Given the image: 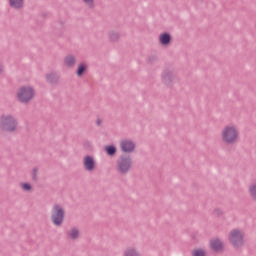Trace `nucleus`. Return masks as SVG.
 <instances>
[{
  "instance_id": "5",
  "label": "nucleus",
  "mask_w": 256,
  "mask_h": 256,
  "mask_svg": "<svg viewBox=\"0 0 256 256\" xmlns=\"http://www.w3.org/2000/svg\"><path fill=\"white\" fill-rule=\"evenodd\" d=\"M0 129L3 131H15L17 129V120L11 115L0 117Z\"/></svg>"
},
{
  "instance_id": "24",
  "label": "nucleus",
  "mask_w": 256,
  "mask_h": 256,
  "mask_svg": "<svg viewBox=\"0 0 256 256\" xmlns=\"http://www.w3.org/2000/svg\"><path fill=\"white\" fill-rule=\"evenodd\" d=\"M97 125H101V119L97 120Z\"/></svg>"
},
{
  "instance_id": "14",
  "label": "nucleus",
  "mask_w": 256,
  "mask_h": 256,
  "mask_svg": "<svg viewBox=\"0 0 256 256\" xmlns=\"http://www.w3.org/2000/svg\"><path fill=\"white\" fill-rule=\"evenodd\" d=\"M64 65H66V67H73V65H75V56H66L64 59Z\"/></svg>"
},
{
  "instance_id": "3",
  "label": "nucleus",
  "mask_w": 256,
  "mask_h": 256,
  "mask_svg": "<svg viewBox=\"0 0 256 256\" xmlns=\"http://www.w3.org/2000/svg\"><path fill=\"white\" fill-rule=\"evenodd\" d=\"M35 97V89L31 86H21L16 92V98L20 103H29Z\"/></svg>"
},
{
  "instance_id": "10",
  "label": "nucleus",
  "mask_w": 256,
  "mask_h": 256,
  "mask_svg": "<svg viewBox=\"0 0 256 256\" xmlns=\"http://www.w3.org/2000/svg\"><path fill=\"white\" fill-rule=\"evenodd\" d=\"M80 235L81 231L79 230V228H71L67 233L68 239H71L72 241L79 239Z\"/></svg>"
},
{
  "instance_id": "6",
  "label": "nucleus",
  "mask_w": 256,
  "mask_h": 256,
  "mask_svg": "<svg viewBox=\"0 0 256 256\" xmlns=\"http://www.w3.org/2000/svg\"><path fill=\"white\" fill-rule=\"evenodd\" d=\"M131 169V159L130 158H121L118 162V171L120 173H127Z\"/></svg>"
},
{
  "instance_id": "1",
  "label": "nucleus",
  "mask_w": 256,
  "mask_h": 256,
  "mask_svg": "<svg viewBox=\"0 0 256 256\" xmlns=\"http://www.w3.org/2000/svg\"><path fill=\"white\" fill-rule=\"evenodd\" d=\"M221 140L226 145H235L239 141V128L231 124L224 126L221 131Z\"/></svg>"
},
{
  "instance_id": "21",
  "label": "nucleus",
  "mask_w": 256,
  "mask_h": 256,
  "mask_svg": "<svg viewBox=\"0 0 256 256\" xmlns=\"http://www.w3.org/2000/svg\"><path fill=\"white\" fill-rule=\"evenodd\" d=\"M118 37H119V34L113 33V34H111L110 39H111L112 41H115V39H117Z\"/></svg>"
},
{
  "instance_id": "4",
  "label": "nucleus",
  "mask_w": 256,
  "mask_h": 256,
  "mask_svg": "<svg viewBox=\"0 0 256 256\" xmlns=\"http://www.w3.org/2000/svg\"><path fill=\"white\" fill-rule=\"evenodd\" d=\"M65 219V209L61 205L56 204L53 206L51 211V221L56 227L63 225Z\"/></svg>"
},
{
  "instance_id": "11",
  "label": "nucleus",
  "mask_w": 256,
  "mask_h": 256,
  "mask_svg": "<svg viewBox=\"0 0 256 256\" xmlns=\"http://www.w3.org/2000/svg\"><path fill=\"white\" fill-rule=\"evenodd\" d=\"M159 39L162 45H169L171 43V36L167 33L161 34Z\"/></svg>"
},
{
  "instance_id": "22",
  "label": "nucleus",
  "mask_w": 256,
  "mask_h": 256,
  "mask_svg": "<svg viewBox=\"0 0 256 256\" xmlns=\"http://www.w3.org/2000/svg\"><path fill=\"white\" fill-rule=\"evenodd\" d=\"M51 77H55V74H50L47 76L48 81H51Z\"/></svg>"
},
{
  "instance_id": "9",
  "label": "nucleus",
  "mask_w": 256,
  "mask_h": 256,
  "mask_svg": "<svg viewBox=\"0 0 256 256\" xmlns=\"http://www.w3.org/2000/svg\"><path fill=\"white\" fill-rule=\"evenodd\" d=\"M210 247L213 251H222L223 250V242L217 238H213L210 240Z\"/></svg>"
},
{
  "instance_id": "8",
  "label": "nucleus",
  "mask_w": 256,
  "mask_h": 256,
  "mask_svg": "<svg viewBox=\"0 0 256 256\" xmlns=\"http://www.w3.org/2000/svg\"><path fill=\"white\" fill-rule=\"evenodd\" d=\"M83 165L86 171H94L95 170V160L91 156H85L83 160Z\"/></svg>"
},
{
  "instance_id": "18",
  "label": "nucleus",
  "mask_w": 256,
  "mask_h": 256,
  "mask_svg": "<svg viewBox=\"0 0 256 256\" xmlns=\"http://www.w3.org/2000/svg\"><path fill=\"white\" fill-rule=\"evenodd\" d=\"M105 150L108 155H115V151H117L115 146H107Z\"/></svg>"
},
{
  "instance_id": "19",
  "label": "nucleus",
  "mask_w": 256,
  "mask_h": 256,
  "mask_svg": "<svg viewBox=\"0 0 256 256\" xmlns=\"http://www.w3.org/2000/svg\"><path fill=\"white\" fill-rule=\"evenodd\" d=\"M193 256H205V251L201 249L193 250L192 252Z\"/></svg>"
},
{
  "instance_id": "12",
  "label": "nucleus",
  "mask_w": 256,
  "mask_h": 256,
  "mask_svg": "<svg viewBox=\"0 0 256 256\" xmlns=\"http://www.w3.org/2000/svg\"><path fill=\"white\" fill-rule=\"evenodd\" d=\"M10 7L13 9H21L23 7L24 0H9Z\"/></svg>"
},
{
  "instance_id": "13",
  "label": "nucleus",
  "mask_w": 256,
  "mask_h": 256,
  "mask_svg": "<svg viewBox=\"0 0 256 256\" xmlns=\"http://www.w3.org/2000/svg\"><path fill=\"white\" fill-rule=\"evenodd\" d=\"M123 256H140V255L137 249L130 247L124 251Z\"/></svg>"
},
{
  "instance_id": "15",
  "label": "nucleus",
  "mask_w": 256,
  "mask_h": 256,
  "mask_svg": "<svg viewBox=\"0 0 256 256\" xmlns=\"http://www.w3.org/2000/svg\"><path fill=\"white\" fill-rule=\"evenodd\" d=\"M249 193H250V197H252V199H254V201H256V184L250 185Z\"/></svg>"
},
{
  "instance_id": "17",
  "label": "nucleus",
  "mask_w": 256,
  "mask_h": 256,
  "mask_svg": "<svg viewBox=\"0 0 256 256\" xmlns=\"http://www.w3.org/2000/svg\"><path fill=\"white\" fill-rule=\"evenodd\" d=\"M84 5L88 7V9H93L95 7V0H82Z\"/></svg>"
},
{
  "instance_id": "23",
  "label": "nucleus",
  "mask_w": 256,
  "mask_h": 256,
  "mask_svg": "<svg viewBox=\"0 0 256 256\" xmlns=\"http://www.w3.org/2000/svg\"><path fill=\"white\" fill-rule=\"evenodd\" d=\"M0 73H3V65H0Z\"/></svg>"
},
{
  "instance_id": "16",
  "label": "nucleus",
  "mask_w": 256,
  "mask_h": 256,
  "mask_svg": "<svg viewBox=\"0 0 256 256\" xmlns=\"http://www.w3.org/2000/svg\"><path fill=\"white\" fill-rule=\"evenodd\" d=\"M85 69H87V65L85 64H80L78 66V71H77V76L81 77V75H83V73H85Z\"/></svg>"
},
{
  "instance_id": "20",
  "label": "nucleus",
  "mask_w": 256,
  "mask_h": 256,
  "mask_svg": "<svg viewBox=\"0 0 256 256\" xmlns=\"http://www.w3.org/2000/svg\"><path fill=\"white\" fill-rule=\"evenodd\" d=\"M21 188L23 189V191H31V184H29V183H22L21 184Z\"/></svg>"
},
{
  "instance_id": "2",
  "label": "nucleus",
  "mask_w": 256,
  "mask_h": 256,
  "mask_svg": "<svg viewBox=\"0 0 256 256\" xmlns=\"http://www.w3.org/2000/svg\"><path fill=\"white\" fill-rule=\"evenodd\" d=\"M228 241L234 249H241L245 245V232L239 229H232L228 233Z\"/></svg>"
},
{
  "instance_id": "7",
  "label": "nucleus",
  "mask_w": 256,
  "mask_h": 256,
  "mask_svg": "<svg viewBox=\"0 0 256 256\" xmlns=\"http://www.w3.org/2000/svg\"><path fill=\"white\" fill-rule=\"evenodd\" d=\"M120 147L124 153H131L135 151V143L131 140H123Z\"/></svg>"
}]
</instances>
